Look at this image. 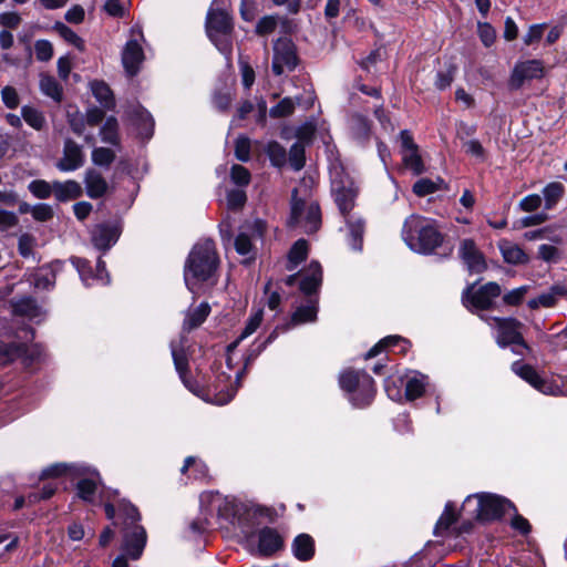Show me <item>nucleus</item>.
<instances>
[{
    "mask_svg": "<svg viewBox=\"0 0 567 567\" xmlns=\"http://www.w3.org/2000/svg\"><path fill=\"white\" fill-rule=\"evenodd\" d=\"M115 524L122 525V554L112 564V567H128L127 559L137 560L146 545V532L138 524L141 516L135 506L122 501L118 504V514Z\"/></svg>",
    "mask_w": 567,
    "mask_h": 567,
    "instance_id": "nucleus-1",
    "label": "nucleus"
},
{
    "mask_svg": "<svg viewBox=\"0 0 567 567\" xmlns=\"http://www.w3.org/2000/svg\"><path fill=\"white\" fill-rule=\"evenodd\" d=\"M218 256L215 243L204 239L197 243L188 255L184 268L186 287L195 292L197 285L207 281L217 270Z\"/></svg>",
    "mask_w": 567,
    "mask_h": 567,
    "instance_id": "nucleus-2",
    "label": "nucleus"
},
{
    "mask_svg": "<svg viewBox=\"0 0 567 567\" xmlns=\"http://www.w3.org/2000/svg\"><path fill=\"white\" fill-rule=\"evenodd\" d=\"M262 316L264 312L261 309H258L254 315L250 316L238 339L228 346L229 351L236 348L239 341L251 336L260 327L262 322Z\"/></svg>",
    "mask_w": 567,
    "mask_h": 567,
    "instance_id": "nucleus-35",
    "label": "nucleus"
},
{
    "mask_svg": "<svg viewBox=\"0 0 567 567\" xmlns=\"http://www.w3.org/2000/svg\"><path fill=\"white\" fill-rule=\"evenodd\" d=\"M142 41H144V35L141 28H132L131 39L126 42L122 52V63L130 76H134L140 71L144 60Z\"/></svg>",
    "mask_w": 567,
    "mask_h": 567,
    "instance_id": "nucleus-11",
    "label": "nucleus"
},
{
    "mask_svg": "<svg viewBox=\"0 0 567 567\" xmlns=\"http://www.w3.org/2000/svg\"><path fill=\"white\" fill-rule=\"evenodd\" d=\"M298 63L296 48L288 39H279L274 45L272 71L281 75L286 71H292Z\"/></svg>",
    "mask_w": 567,
    "mask_h": 567,
    "instance_id": "nucleus-12",
    "label": "nucleus"
},
{
    "mask_svg": "<svg viewBox=\"0 0 567 567\" xmlns=\"http://www.w3.org/2000/svg\"><path fill=\"white\" fill-rule=\"evenodd\" d=\"M235 155L237 159L247 162L250 157V141L248 137L239 136L235 142Z\"/></svg>",
    "mask_w": 567,
    "mask_h": 567,
    "instance_id": "nucleus-61",
    "label": "nucleus"
},
{
    "mask_svg": "<svg viewBox=\"0 0 567 567\" xmlns=\"http://www.w3.org/2000/svg\"><path fill=\"white\" fill-rule=\"evenodd\" d=\"M210 308L208 303L203 302L199 306H197L194 309H190L185 317L184 320V329L185 330H193L197 327H199L207 316L209 315Z\"/></svg>",
    "mask_w": 567,
    "mask_h": 567,
    "instance_id": "nucleus-29",
    "label": "nucleus"
},
{
    "mask_svg": "<svg viewBox=\"0 0 567 567\" xmlns=\"http://www.w3.org/2000/svg\"><path fill=\"white\" fill-rule=\"evenodd\" d=\"M346 218L349 236H350V245L354 250H361L362 248V236L364 231V223L361 218H355L353 216H343Z\"/></svg>",
    "mask_w": 567,
    "mask_h": 567,
    "instance_id": "nucleus-28",
    "label": "nucleus"
},
{
    "mask_svg": "<svg viewBox=\"0 0 567 567\" xmlns=\"http://www.w3.org/2000/svg\"><path fill=\"white\" fill-rule=\"evenodd\" d=\"M351 131L358 140H367L370 135V123L362 115L351 117Z\"/></svg>",
    "mask_w": 567,
    "mask_h": 567,
    "instance_id": "nucleus-46",
    "label": "nucleus"
},
{
    "mask_svg": "<svg viewBox=\"0 0 567 567\" xmlns=\"http://www.w3.org/2000/svg\"><path fill=\"white\" fill-rule=\"evenodd\" d=\"M118 234L116 228L97 225L92 230V241L97 249L106 250L116 243Z\"/></svg>",
    "mask_w": 567,
    "mask_h": 567,
    "instance_id": "nucleus-23",
    "label": "nucleus"
},
{
    "mask_svg": "<svg viewBox=\"0 0 567 567\" xmlns=\"http://www.w3.org/2000/svg\"><path fill=\"white\" fill-rule=\"evenodd\" d=\"M538 257L546 262L555 264L561 259V254L557 247L543 244L538 247Z\"/></svg>",
    "mask_w": 567,
    "mask_h": 567,
    "instance_id": "nucleus-55",
    "label": "nucleus"
},
{
    "mask_svg": "<svg viewBox=\"0 0 567 567\" xmlns=\"http://www.w3.org/2000/svg\"><path fill=\"white\" fill-rule=\"evenodd\" d=\"M96 488L97 482L95 478H82L78 483V494L86 502L93 501Z\"/></svg>",
    "mask_w": 567,
    "mask_h": 567,
    "instance_id": "nucleus-49",
    "label": "nucleus"
},
{
    "mask_svg": "<svg viewBox=\"0 0 567 567\" xmlns=\"http://www.w3.org/2000/svg\"><path fill=\"white\" fill-rule=\"evenodd\" d=\"M512 370L540 392H549L550 385L539 377L532 365L525 364L522 361H515L512 364Z\"/></svg>",
    "mask_w": 567,
    "mask_h": 567,
    "instance_id": "nucleus-19",
    "label": "nucleus"
},
{
    "mask_svg": "<svg viewBox=\"0 0 567 567\" xmlns=\"http://www.w3.org/2000/svg\"><path fill=\"white\" fill-rule=\"evenodd\" d=\"M100 135L104 143L118 145V123L115 117L111 116L106 118V121L100 130Z\"/></svg>",
    "mask_w": 567,
    "mask_h": 567,
    "instance_id": "nucleus-36",
    "label": "nucleus"
},
{
    "mask_svg": "<svg viewBox=\"0 0 567 567\" xmlns=\"http://www.w3.org/2000/svg\"><path fill=\"white\" fill-rule=\"evenodd\" d=\"M34 52L37 60L47 62L53 56V45L48 40H38L34 43Z\"/></svg>",
    "mask_w": 567,
    "mask_h": 567,
    "instance_id": "nucleus-54",
    "label": "nucleus"
},
{
    "mask_svg": "<svg viewBox=\"0 0 567 567\" xmlns=\"http://www.w3.org/2000/svg\"><path fill=\"white\" fill-rule=\"evenodd\" d=\"M427 384V378L423 374H415L406 381L405 395L406 399L413 401L421 398L425 391Z\"/></svg>",
    "mask_w": 567,
    "mask_h": 567,
    "instance_id": "nucleus-32",
    "label": "nucleus"
},
{
    "mask_svg": "<svg viewBox=\"0 0 567 567\" xmlns=\"http://www.w3.org/2000/svg\"><path fill=\"white\" fill-rule=\"evenodd\" d=\"M82 194V186L76 181L54 182V196L59 202L76 199Z\"/></svg>",
    "mask_w": 567,
    "mask_h": 567,
    "instance_id": "nucleus-26",
    "label": "nucleus"
},
{
    "mask_svg": "<svg viewBox=\"0 0 567 567\" xmlns=\"http://www.w3.org/2000/svg\"><path fill=\"white\" fill-rule=\"evenodd\" d=\"M31 216L34 220L44 223L53 218L54 212L50 205L41 203L32 206Z\"/></svg>",
    "mask_w": 567,
    "mask_h": 567,
    "instance_id": "nucleus-57",
    "label": "nucleus"
},
{
    "mask_svg": "<svg viewBox=\"0 0 567 567\" xmlns=\"http://www.w3.org/2000/svg\"><path fill=\"white\" fill-rule=\"evenodd\" d=\"M85 163L83 147L72 138H65L63 143L62 156L55 166L60 172H74L81 168Z\"/></svg>",
    "mask_w": 567,
    "mask_h": 567,
    "instance_id": "nucleus-14",
    "label": "nucleus"
},
{
    "mask_svg": "<svg viewBox=\"0 0 567 567\" xmlns=\"http://www.w3.org/2000/svg\"><path fill=\"white\" fill-rule=\"evenodd\" d=\"M277 28V18L275 16L262 17L257 25L256 33L259 35H268L272 33Z\"/></svg>",
    "mask_w": 567,
    "mask_h": 567,
    "instance_id": "nucleus-62",
    "label": "nucleus"
},
{
    "mask_svg": "<svg viewBox=\"0 0 567 567\" xmlns=\"http://www.w3.org/2000/svg\"><path fill=\"white\" fill-rule=\"evenodd\" d=\"M498 248L507 264L524 265L529 261L528 255L517 244L503 239L498 243Z\"/></svg>",
    "mask_w": 567,
    "mask_h": 567,
    "instance_id": "nucleus-22",
    "label": "nucleus"
},
{
    "mask_svg": "<svg viewBox=\"0 0 567 567\" xmlns=\"http://www.w3.org/2000/svg\"><path fill=\"white\" fill-rule=\"evenodd\" d=\"M289 162L295 171H300L305 166V145L295 143L289 151Z\"/></svg>",
    "mask_w": 567,
    "mask_h": 567,
    "instance_id": "nucleus-51",
    "label": "nucleus"
},
{
    "mask_svg": "<svg viewBox=\"0 0 567 567\" xmlns=\"http://www.w3.org/2000/svg\"><path fill=\"white\" fill-rule=\"evenodd\" d=\"M290 227H299L307 234L316 233L321 226V212L317 203H306L297 198V189L292 193Z\"/></svg>",
    "mask_w": 567,
    "mask_h": 567,
    "instance_id": "nucleus-9",
    "label": "nucleus"
},
{
    "mask_svg": "<svg viewBox=\"0 0 567 567\" xmlns=\"http://www.w3.org/2000/svg\"><path fill=\"white\" fill-rule=\"evenodd\" d=\"M402 159L404 165L415 175L423 173L424 166L417 148L411 151H402Z\"/></svg>",
    "mask_w": 567,
    "mask_h": 567,
    "instance_id": "nucleus-43",
    "label": "nucleus"
},
{
    "mask_svg": "<svg viewBox=\"0 0 567 567\" xmlns=\"http://www.w3.org/2000/svg\"><path fill=\"white\" fill-rule=\"evenodd\" d=\"M55 284V269L53 267L41 268L34 276V286L40 289H51Z\"/></svg>",
    "mask_w": 567,
    "mask_h": 567,
    "instance_id": "nucleus-45",
    "label": "nucleus"
},
{
    "mask_svg": "<svg viewBox=\"0 0 567 567\" xmlns=\"http://www.w3.org/2000/svg\"><path fill=\"white\" fill-rule=\"evenodd\" d=\"M71 262L78 270L81 280L84 285L90 286L96 281V274L91 270L90 264L86 259L80 257H72Z\"/></svg>",
    "mask_w": 567,
    "mask_h": 567,
    "instance_id": "nucleus-40",
    "label": "nucleus"
},
{
    "mask_svg": "<svg viewBox=\"0 0 567 567\" xmlns=\"http://www.w3.org/2000/svg\"><path fill=\"white\" fill-rule=\"evenodd\" d=\"M473 504H475V507L472 514L480 520H494L502 517L509 509H515L512 502L505 497L489 493L468 496L462 506V511L467 512Z\"/></svg>",
    "mask_w": 567,
    "mask_h": 567,
    "instance_id": "nucleus-6",
    "label": "nucleus"
},
{
    "mask_svg": "<svg viewBox=\"0 0 567 567\" xmlns=\"http://www.w3.org/2000/svg\"><path fill=\"white\" fill-rule=\"evenodd\" d=\"M257 536L258 553L261 556H271L284 547V539L275 528L264 527Z\"/></svg>",
    "mask_w": 567,
    "mask_h": 567,
    "instance_id": "nucleus-17",
    "label": "nucleus"
},
{
    "mask_svg": "<svg viewBox=\"0 0 567 567\" xmlns=\"http://www.w3.org/2000/svg\"><path fill=\"white\" fill-rule=\"evenodd\" d=\"M330 175L334 202L340 213L347 216L354 206L358 188L354 181L339 165L331 168Z\"/></svg>",
    "mask_w": 567,
    "mask_h": 567,
    "instance_id": "nucleus-8",
    "label": "nucleus"
},
{
    "mask_svg": "<svg viewBox=\"0 0 567 567\" xmlns=\"http://www.w3.org/2000/svg\"><path fill=\"white\" fill-rule=\"evenodd\" d=\"M115 159V153L106 147H96L92 151V162L97 166L109 167Z\"/></svg>",
    "mask_w": 567,
    "mask_h": 567,
    "instance_id": "nucleus-50",
    "label": "nucleus"
},
{
    "mask_svg": "<svg viewBox=\"0 0 567 567\" xmlns=\"http://www.w3.org/2000/svg\"><path fill=\"white\" fill-rule=\"evenodd\" d=\"M477 32L481 41L486 48H489L494 44L496 39V31L489 23L478 22Z\"/></svg>",
    "mask_w": 567,
    "mask_h": 567,
    "instance_id": "nucleus-53",
    "label": "nucleus"
},
{
    "mask_svg": "<svg viewBox=\"0 0 567 567\" xmlns=\"http://www.w3.org/2000/svg\"><path fill=\"white\" fill-rule=\"evenodd\" d=\"M236 251L241 256H248L252 251L250 237L246 233H239L235 239Z\"/></svg>",
    "mask_w": 567,
    "mask_h": 567,
    "instance_id": "nucleus-64",
    "label": "nucleus"
},
{
    "mask_svg": "<svg viewBox=\"0 0 567 567\" xmlns=\"http://www.w3.org/2000/svg\"><path fill=\"white\" fill-rule=\"evenodd\" d=\"M455 70V66H450L445 71H439L435 76V87L441 91L447 89L454 80Z\"/></svg>",
    "mask_w": 567,
    "mask_h": 567,
    "instance_id": "nucleus-59",
    "label": "nucleus"
},
{
    "mask_svg": "<svg viewBox=\"0 0 567 567\" xmlns=\"http://www.w3.org/2000/svg\"><path fill=\"white\" fill-rule=\"evenodd\" d=\"M1 99L3 104L10 110L17 109L20 104V97L17 90L10 85H7L1 90Z\"/></svg>",
    "mask_w": 567,
    "mask_h": 567,
    "instance_id": "nucleus-56",
    "label": "nucleus"
},
{
    "mask_svg": "<svg viewBox=\"0 0 567 567\" xmlns=\"http://www.w3.org/2000/svg\"><path fill=\"white\" fill-rule=\"evenodd\" d=\"M542 197L538 194L525 196L518 204L520 210L532 213L542 206Z\"/></svg>",
    "mask_w": 567,
    "mask_h": 567,
    "instance_id": "nucleus-63",
    "label": "nucleus"
},
{
    "mask_svg": "<svg viewBox=\"0 0 567 567\" xmlns=\"http://www.w3.org/2000/svg\"><path fill=\"white\" fill-rule=\"evenodd\" d=\"M39 85L44 95L51 97L55 102H61L63 95L62 86L52 75L41 74Z\"/></svg>",
    "mask_w": 567,
    "mask_h": 567,
    "instance_id": "nucleus-31",
    "label": "nucleus"
},
{
    "mask_svg": "<svg viewBox=\"0 0 567 567\" xmlns=\"http://www.w3.org/2000/svg\"><path fill=\"white\" fill-rule=\"evenodd\" d=\"M189 468H193V478L194 480H204L207 476L208 468L205 463L197 460L194 456H188L185 458L184 465L181 468L182 474H185Z\"/></svg>",
    "mask_w": 567,
    "mask_h": 567,
    "instance_id": "nucleus-42",
    "label": "nucleus"
},
{
    "mask_svg": "<svg viewBox=\"0 0 567 567\" xmlns=\"http://www.w3.org/2000/svg\"><path fill=\"white\" fill-rule=\"evenodd\" d=\"M456 520L455 508L452 503L445 505L444 512L439 518L435 526V534L440 535L442 532L447 530L449 527Z\"/></svg>",
    "mask_w": 567,
    "mask_h": 567,
    "instance_id": "nucleus-47",
    "label": "nucleus"
},
{
    "mask_svg": "<svg viewBox=\"0 0 567 567\" xmlns=\"http://www.w3.org/2000/svg\"><path fill=\"white\" fill-rule=\"evenodd\" d=\"M91 89L95 99L105 109H112L114 106V97L107 84H105L104 82L95 81L91 84Z\"/></svg>",
    "mask_w": 567,
    "mask_h": 567,
    "instance_id": "nucleus-34",
    "label": "nucleus"
},
{
    "mask_svg": "<svg viewBox=\"0 0 567 567\" xmlns=\"http://www.w3.org/2000/svg\"><path fill=\"white\" fill-rule=\"evenodd\" d=\"M200 504L210 516L216 513L219 518L229 519L236 513V504L219 493L203 494Z\"/></svg>",
    "mask_w": 567,
    "mask_h": 567,
    "instance_id": "nucleus-15",
    "label": "nucleus"
},
{
    "mask_svg": "<svg viewBox=\"0 0 567 567\" xmlns=\"http://www.w3.org/2000/svg\"><path fill=\"white\" fill-rule=\"evenodd\" d=\"M54 29L59 34L69 43L76 47L79 50L84 49V41L68 25L62 22H56Z\"/></svg>",
    "mask_w": 567,
    "mask_h": 567,
    "instance_id": "nucleus-48",
    "label": "nucleus"
},
{
    "mask_svg": "<svg viewBox=\"0 0 567 567\" xmlns=\"http://www.w3.org/2000/svg\"><path fill=\"white\" fill-rule=\"evenodd\" d=\"M398 344H402L401 351H405L409 347V342L404 339H402L399 336H389L380 340L374 347H372L367 354L364 355L365 359H371L378 355L384 348L386 347H394Z\"/></svg>",
    "mask_w": 567,
    "mask_h": 567,
    "instance_id": "nucleus-33",
    "label": "nucleus"
},
{
    "mask_svg": "<svg viewBox=\"0 0 567 567\" xmlns=\"http://www.w3.org/2000/svg\"><path fill=\"white\" fill-rule=\"evenodd\" d=\"M480 318L495 330V342L499 348L512 346L513 353L520 357L530 352L522 333L524 324L519 320L512 317L502 318L487 315H480Z\"/></svg>",
    "mask_w": 567,
    "mask_h": 567,
    "instance_id": "nucleus-4",
    "label": "nucleus"
},
{
    "mask_svg": "<svg viewBox=\"0 0 567 567\" xmlns=\"http://www.w3.org/2000/svg\"><path fill=\"white\" fill-rule=\"evenodd\" d=\"M172 357L174 360L175 369L179 374L181 380L190 391H194V384L188 379V360L183 348H178L174 342L171 344Z\"/></svg>",
    "mask_w": 567,
    "mask_h": 567,
    "instance_id": "nucleus-27",
    "label": "nucleus"
},
{
    "mask_svg": "<svg viewBox=\"0 0 567 567\" xmlns=\"http://www.w3.org/2000/svg\"><path fill=\"white\" fill-rule=\"evenodd\" d=\"M300 290L306 295L316 292L321 286L322 269L319 262L311 261L309 266L299 272Z\"/></svg>",
    "mask_w": 567,
    "mask_h": 567,
    "instance_id": "nucleus-18",
    "label": "nucleus"
},
{
    "mask_svg": "<svg viewBox=\"0 0 567 567\" xmlns=\"http://www.w3.org/2000/svg\"><path fill=\"white\" fill-rule=\"evenodd\" d=\"M29 192L38 199H47L54 194V182L50 184L44 179H34L28 185Z\"/></svg>",
    "mask_w": 567,
    "mask_h": 567,
    "instance_id": "nucleus-39",
    "label": "nucleus"
},
{
    "mask_svg": "<svg viewBox=\"0 0 567 567\" xmlns=\"http://www.w3.org/2000/svg\"><path fill=\"white\" fill-rule=\"evenodd\" d=\"M458 255L471 272H483L486 261L473 239H463L460 244Z\"/></svg>",
    "mask_w": 567,
    "mask_h": 567,
    "instance_id": "nucleus-16",
    "label": "nucleus"
},
{
    "mask_svg": "<svg viewBox=\"0 0 567 567\" xmlns=\"http://www.w3.org/2000/svg\"><path fill=\"white\" fill-rule=\"evenodd\" d=\"M401 236L410 249L420 254H431L443 241L436 223L420 215L405 219Z\"/></svg>",
    "mask_w": 567,
    "mask_h": 567,
    "instance_id": "nucleus-3",
    "label": "nucleus"
},
{
    "mask_svg": "<svg viewBox=\"0 0 567 567\" xmlns=\"http://www.w3.org/2000/svg\"><path fill=\"white\" fill-rule=\"evenodd\" d=\"M308 256V243L305 239L297 240L289 250L287 270L292 271Z\"/></svg>",
    "mask_w": 567,
    "mask_h": 567,
    "instance_id": "nucleus-30",
    "label": "nucleus"
},
{
    "mask_svg": "<svg viewBox=\"0 0 567 567\" xmlns=\"http://www.w3.org/2000/svg\"><path fill=\"white\" fill-rule=\"evenodd\" d=\"M34 246H35V238L32 235L22 234L19 237L18 250L22 257L28 258V257L32 256Z\"/></svg>",
    "mask_w": 567,
    "mask_h": 567,
    "instance_id": "nucleus-58",
    "label": "nucleus"
},
{
    "mask_svg": "<svg viewBox=\"0 0 567 567\" xmlns=\"http://www.w3.org/2000/svg\"><path fill=\"white\" fill-rule=\"evenodd\" d=\"M339 384L350 394V401L358 408L370 404L374 396V380L363 371H343L339 377Z\"/></svg>",
    "mask_w": 567,
    "mask_h": 567,
    "instance_id": "nucleus-5",
    "label": "nucleus"
},
{
    "mask_svg": "<svg viewBox=\"0 0 567 567\" xmlns=\"http://www.w3.org/2000/svg\"><path fill=\"white\" fill-rule=\"evenodd\" d=\"M444 185V181L439 178L433 182L429 178H421L413 185V192L417 196H425L441 189Z\"/></svg>",
    "mask_w": 567,
    "mask_h": 567,
    "instance_id": "nucleus-44",
    "label": "nucleus"
},
{
    "mask_svg": "<svg viewBox=\"0 0 567 567\" xmlns=\"http://www.w3.org/2000/svg\"><path fill=\"white\" fill-rule=\"evenodd\" d=\"M545 73L544 64L540 60H526L517 62L512 71L509 85L512 89H519L525 81L542 79Z\"/></svg>",
    "mask_w": 567,
    "mask_h": 567,
    "instance_id": "nucleus-13",
    "label": "nucleus"
},
{
    "mask_svg": "<svg viewBox=\"0 0 567 567\" xmlns=\"http://www.w3.org/2000/svg\"><path fill=\"white\" fill-rule=\"evenodd\" d=\"M528 290V286L515 288L503 296V301L508 306H518L523 301Z\"/></svg>",
    "mask_w": 567,
    "mask_h": 567,
    "instance_id": "nucleus-60",
    "label": "nucleus"
},
{
    "mask_svg": "<svg viewBox=\"0 0 567 567\" xmlns=\"http://www.w3.org/2000/svg\"><path fill=\"white\" fill-rule=\"evenodd\" d=\"M86 195L92 199L103 197L109 190L106 179L95 169H87L84 174Z\"/></svg>",
    "mask_w": 567,
    "mask_h": 567,
    "instance_id": "nucleus-20",
    "label": "nucleus"
},
{
    "mask_svg": "<svg viewBox=\"0 0 567 567\" xmlns=\"http://www.w3.org/2000/svg\"><path fill=\"white\" fill-rule=\"evenodd\" d=\"M206 30L219 52L229 58L233 49L230 41L233 21L229 13L226 10L210 9L207 13Z\"/></svg>",
    "mask_w": 567,
    "mask_h": 567,
    "instance_id": "nucleus-7",
    "label": "nucleus"
},
{
    "mask_svg": "<svg viewBox=\"0 0 567 567\" xmlns=\"http://www.w3.org/2000/svg\"><path fill=\"white\" fill-rule=\"evenodd\" d=\"M291 548L297 559L308 561L315 555V540L308 534H300L293 539Z\"/></svg>",
    "mask_w": 567,
    "mask_h": 567,
    "instance_id": "nucleus-25",
    "label": "nucleus"
},
{
    "mask_svg": "<svg viewBox=\"0 0 567 567\" xmlns=\"http://www.w3.org/2000/svg\"><path fill=\"white\" fill-rule=\"evenodd\" d=\"M317 308L315 305H307L299 307L292 315L291 321L287 328L296 324L311 322L316 319Z\"/></svg>",
    "mask_w": 567,
    "mask_h": 567,
    "instance_id": "nucleus-41",
    "label": "nucleus"
},
{
    "mask_svg": "<svg viewBox=\"0 0 567 567\" xmlns=\"http://www.w3.org/2000/svg\"><path fill=\"white\" fill-rule=\"evenodd\" d=\"M21 115L25 123L37 131L42 130L45 125L43 113L33 106H23L21 109Z\"/></svg>",
    "mask_w": 567,
    "mask_h": 567,
    "instance_id": "nucleus-37",
    "label": "nucleus"
},
{
    "mask_svg": "<svg viewBox=\"0 0 567 567\" xmlns=\"http://www.w3.org/2000/svg\"><path fill=\"white\" fill-rule=\"evenodd\" d=\"M13 313L16 316L28 318L33 321H41L43 311L41 307L31 298H22L12 302Z\"/></svg>",
    "mask_w": 567,
    "mask_h": 567,
    "instance_id": "nucleus-24",
    "label": "nucleus"
},
{
    "mask_svg": "<svg viewBox=\"0 0 567 567\" xmlns=\"http://www.w3.org/2000/svg\"><path fill=\"white\" fill-rule=\"evenodd\" d=\"M501 293V286L491 281L480 287L477 290H474L473 286L468 287L463 292L462 301L470 310H472V308L487 310L494 307L495 299L498 298Z\"/></svg>",
    "mask_w": 567,
    "mask_h": 567,
    "instance_id": "nucleus-10",
    "label": "nucleus"
},
{
    "mask_svg": "<svg viewBox=\"0 0 567 567\" xmlns=\"http://www.w3.org/2000/svg\"><path fill=\"white\" fill-rule=\"evenodd\" d=\"M565 187L561 183L553 182L549 183L544 189L543 195L545 198V208L551 209L557 202L563 197Z\"/></svg>",
    "mask_w": 567,
    "mask_h": 567,
    "instance_id": "nucleus-38",
    "label": "nucleus"
},
{
    "mask_svg": "<svg viewBox=\"0 0 567 567\" xmlns=\"http://www.w3.org/2000/svg\"><path fill=\"white\" fill-rule=\"evenodd\" d=\"M567 293V288L565 285L556 284L553 285L548 291L540 293L538 297L533 298L528 301V307L530 309L550 308L554 307L557 300L560 297H564Z\"/></svg>",
    "mask_w": 567,
    "mask_h": 567,
    "instance_id": "nucleus-21",
    "label": "nucleus"
},
{
    "mask_svg": "<svg viewBox=\"0 0 567 567\" xmlns=\"http://www.w3.org/2000/svg\"><path fill=\"white\" fill-rule=\"evenodd\" d=\"M293 111V101L289 97H285L277 105L270 109L269 114L271 117H285L291 115Z\"/></svg>",
    "mask_w": 567,
    "mask_h": 567,
    "instance_id": "nucleus-52",
    "label": "nucleus"
}]
</instances>
